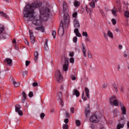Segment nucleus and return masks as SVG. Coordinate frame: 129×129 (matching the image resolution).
Masks as SVG:
<instances>
[{
	"label": "nucleus",
	"mask_w": 129,
	"mask_h": 129,
	"mask_svg": "<svg viewBox=\"0 0 129 129\" xmlns=\"http://www.w3.org/2000/svg\"><path fill=\"white\" fill-rule=\"evenodd\" d=\"M110 103L111 105H114V106H118V101L116 99L115 96H113L110 98Z\"/></svg>",
	"instance_id": "nucleus-5"
},
{
	"label": "nucleus",
	"mask_w": 129,
	"mask_h": 129,
	"mask_svg": "<svg viewBox=\"0 0 129 129\" xmlns=\"http://www.w3.org/2000/svg\"><path fill=\"white\" fill-rule=\"evenodd\" d=\"M86 41L87 42H88V41H89V39L86 38Z\"/></svg>",
	"instance_id": "nucleus-64"
},
{
	"label": "nucleus",
	"mask_w": 129,
	"mask_h": 129,
	"mask_svg": "<svg viewBox=\"0 0 129 129\" xmlns=\"http://www.w3.org/2000/svg\"><path fill=\"white\" fill-rule=\"evenodd\" d=\"M27 74H28V71H24L22 72V75L23 76H26V75H27Z\"/></svg>",
	"instance_id": "nucleus-40"
},
{
	"label": "nucleus",
	"mask_w": 129,
	"mask_h": 129,
	"mask_svg": "<svg viewBox=\"0 0 129 129\" xmlns=\"http://www.w3.org/2000/svg\"><path fill=\"white\" fill-rule=\"evenodd\" d=\"M70 57H73L74 56V52H70Z\"/></svg>",
	"instance_id": "nucleus-54"
},
{
	"label": "nucleus",
	"mask_w": 129,
	"mask_h": 129,
	"mask_svg": "<svg viewBox=\"0 0 129 129\" xmlns=\"http://www.w3.org/2000/svg\"><path fill=\"white\" fill-rule=\"evenodd\" d=\"M22 95L23 98H24L25 99H27V94H26V93H25V92H22Z\"/></svg>",
	"instance_id": "nucleus-35"
},
{
	"label": "nucleus",
	"mask_w": 129,
	"mask_h": 129,
	"mask_svg": "<svg viewBox=\"0 0 129 129\" xmlns=\"http://www.w3.org/2000/svg\"><path fill=\"white\" fill-rule=\"evenodd\" d=\"M83 36H84V37H88V34H87V32H83L82 33Z\"/></svg>",
	"instance_id": "nucleus-41"
},
{
	"label": "nucleus",
	"mask_w": 129,
	"mask_h": 129,
	"mask_svg": "<svg viewBox=\"0 0 129 129\" xmlns=\"http://www.w3.org/2000/svg\"><path fill=\"white\" fill-rule=\"evenodd\" d=\"M124 57H125V58H126V57H127V54H124Z\"/></svg>",
	"instance_id": "nucleus-63"
},
{
	"label": "nucleus",
	"mask_w": 129,
	"mask_h": 129,
	"mask_svg": "<svg viewBox=\"0 0 129 129\" xmlns=\"http://www.w3.org/2000/svg\"><path fill=\"white\" fill-rule=\"evenodd\" d=\"M124 16L125 17V18H129V12L126 11L124 13Z\"/></svg>",
	"instance_id": "nucleus-36"
},
{
	"label": "nucleus",
	"mask_w": 129,
	"mask_h": 129,
	"mask_svg": "<svg viewBox=\"0 0 129 129\" xmlns=\"http://www.w3.org/2000/svg\"><path fill=\"white\" fill-rule=\"evenodd\" d=\"M103 36L104 37V38H105V39H107V40H108V38L107 37V34H106V33L104 32L103 33Z\"/></svg>",
	"instance_id": "nucleus-45"
},
{
	"label": "nucleus",
	"mask_w": 129,
	"mask_h": 129,
	"mask_svg": "<svg viewBox=\"0 0 129 129\" xmlns=\"http://www.w3.org/2000/svg\"><path fill=\"white\" fill-rule=\"evenodd\" d=\"M32 86H33V87H36L38 86V83L34 82V83H32Z\"/></svg>",
	"instance_id": "nucleus-47"
},
{
	"label": "nucleus",
	"mask_w": 129,
	"mask_h": 129,
	"mask_svg": "<svg viewBox=\"0 0 129 129\" xmlns=\"http://www.w3.org/2000/svg\"><path fill=\"white\" fill-rule=\"evenodd\" d=\"M74 26L75 28V30L74 32L77 37H82L81 33H79V28H80V23L77 18H75L74 20Z\"/></svg>",
	"instance_id": "nucleus-3"
},
{
	"label": "nucleus",
	"mask_w": 129,
	"mask_h": 129,
	"mask_svg": "<svg viewBox=\"0 0 129 129\" xmlns=\"http://www.w3.org/2000/svg\"><path fill=\"white\" fill-rule=\"evenodd\" d=\"M40 118L41 119H43L45 117V113H41L40 115Z\"/></svg>",
	"instance_id": "nucleus-37"
},
{
	"label": "nucleus",
	"mask_w": 129,
	"mask_h": 129,
	"mask_svg": "<svg viewBox=\"0 0 129 129\" xmlns=\"http://www.w3.org/2000/svg\"><path fill=\"white\" fill-rule=\"evenodd\" d=\"M33 95H33L32 92H30L29 93V94H28L29 97H33Z\"/></svg>",
	"instance_id": "nucleus-44"
},
{
	"label": "nucleus",
	"mask_w": 129,
	"mask_h": 129,
	"mask_svg": "<svg viewBox=\"0 0 129 129\" xmlns=\"http://www.w3.org/2000/svg\"><path fill=\"white\" fill-rule=\"evenodd\" d=\"M77 15H78L77 12L74 13L72 15L73 17L75 18V19H76V18H77Z\"/></svg>",
	"instance_id": "nucleus-42"
},
{
	"label": "nucleus",
	"mask_w": 129,
	"mask_h": 129,
	"mask_svg": "<svg viewBox=\"0 0 129 129\" xmlns=\"http://www.w3.org/2000/svg\"><path fill=\"white\" fill-rule=\"evenodd\" d=\"M44 49L45 51H48L49 50V47L48 46V39H46L45 43L44 44Z\"/></svg>",
	"instance_id": "nucleus-18"
},
{
	"label": "nucleus",
	"mask_w": 129,
	"mask_h": 129,
	"mask_svg": "<svg viewBox=\"0 0 129 129\" xmlns=\"http://www.w3.org/2000/svg\"><path fill=\"white\" fill-rule=\"evenodd\" d=\"M73 95L76 96L77 97H79V95H80V93H79V91L77 90V89H75L73 91Z\"/></svg>",
	"instance_id": "nucleus-17"
},
{
	"label": "nucleus",
	"mask_w": 129,
	"mask_h": 129,
	"mask_svg": "<svg viewBox=\"0 0 129 129\" xmlns=\"http://www.w3.org/2000/svg\"><path fill=\"white\" fill-rule=\"evenodd\" d=\"M70 63H74V58L73 57H71L70 59Z\"/></svg>",
	"instance_id": "nucleus-48"
},
{
	"label": "nucleus",
	"mask_w": 129,
	"mask_h": 129,
	"mask_svg": "<svg viewBox=\"0 0 129 129\" xmlns=\"http://www.w3.org/2000/svg\"><path fill=\"white\" fill-rule=\"evenodd\" d=\"M63 129H68V125L66 124H63L62 125Z\"/></svg>",
	"instance_id": "nucleus-38"
},
{
	"label": "nucleus",
	"mask_w": 129,
	"mask_h": 129,
	"mask_svg": "<svg viewBox=\"0 0 129 129\" xmlns=\"http://www.w3.org/2000/svg\"><path fill=\"white\" fill-rule=\"evenodd\" d=\"M82 98L84 100V101H86V100H87V97L84 96V92H83L82 94Z\"/></svg>",
	"instance_id": "nucleus-28"
},
{
	"label": "nucleus",
	"mask_w": 129,
	"mask_h": 129,
	"mask_svg": "<svg viewBox=\"0 0 129 129\" xmlns=\"http://www.w3.org/2000/svg\"><path fill=\"white\" fill-rule=\"evenodd\" d=\"M35 30H37V31H41V32L44 33V32H45V27H44V26L37 27L35 28Z\"/></svg>",
	"instance_id": "nucleus-15"
},
{
	"label": "nucleus",
	"mask_w": 129,
	"mask_h": 129,
	"mask_svg": "<svg viewBox=\"0 0 129 129\" xmlns=\"http://www.w3.org/2000/svg\"><path fill=\"white\" fill-rule=\"evenodd\" d=\"M5 77H6V74L0 72V79H3V78H4Z\"/></svg>",
	"instance_id": "nucleus-26"
},
{
	"label": "nucleus",
	"mask_w": 129,
	"mask_h": 129,
	"mask_svg": "<svg viewBox=\"0 0 129 129\" xmlns=\"http://www.w3.org/2000/svg\"><path fill=\"white\" fill-rule=\"evenodd\" d=\"M42 6V3L40 2H34L31 4H28L24 8L23 10V18L26 22H30L33 21V24L35 26H41L42 22H44V17H48L50 10L49 8H42L39 9L41 16L39 18H36L34 17L35 14V10L40 8Z\"/></svg>",
	"instance_id": "nucleus-1"
},
{
	"label": "nucleus",
	"mask_w": 129,
	"mask_h": 129,
	"mask_svg": "<svg viewBox=\"0 0 129 129\" xmlns=\"http://www.w3.org/2000/svg\"><path fill=\"white\" fill-rule=\"evenodd\" d=\"M90 6L91 8H92V9H94L95 8V3H94V2H92L90 3Z\"/></svg>",
	"instance_id": "nucleus-29"
},
{
	"label": "nucleus",
	"mask_w": 129,
	"mask_h": 129,
	"mask_svg": "<svg viewBox=\"0 0 129 129\" xmlns=\"http://www.w3.org/2000/svg\"><path fill=\"white\" fill-rule=\"evenodd\" d=\"M70 110H71V112L72 113H74V107L71 108Z\"/></svg>",
	"instance_id": "nucleus-50"
},
{
	"label": "nucleus",
	"mask_w": 129,
	"mask_h": 129,
	"mask_svg": "<svg viewBox=\"0 0 129 129\" xmlns=\"http://www.w3.org/2000/svg\"><path fill=\"white\" fill-rule=\"evenodd\" d=\"M76 125H77V126H79L80 125H81V122H80V121L79 120H77L76 121Z\"/></svg>",
	"instance_id": "nucleus-32"
},
{
	"label": "nucleus",
	"mask_w": 129,
	"mask_h": 129,
	"mask_svg": "<svg viewBox=\"0 0 129 129\" xmlns=\"http://www.w3.org/2000/svg\"><path fill=\"white\" fill-rule=\"evenodd\" d=\"M121 111L122 112V114H126V108L125 107H123L122 108H121Z\"/></svg>",
	"instance_id": "nucleus-21"
},
{
	"label": "nucleus",
	"mask_w": 129,
	"mask_h": 129,
	"mask_svg": "<svg viewBox=\"0 0 129 129\" xmlns=\"http://www.w3.org/2000/svg\"><path fill=\"white\" fill-rule=\"evenodd\" d=\"M74 6L75 7H79V6H80V3H79V2L75 1L74 3Z\"/></svg>",
	"instance_id": "nucleus-31"
},
{
	"label": "nucleus",
	"mask_w": 129,
	"mask_h": 129,
	"mask_svg": "<svg viewBox=\"0 0 129 129\" xmlns=\"http://www.w3.org/2000/svg\"><path fill=\"white\" fill-rule=\"evenodd\" d=\"M30 61L26 60V67H27V66H29V64H30Z\"/></svg>",
	"instance_id": "nucleus-51"
},
{
	"label": "nucleus",
	"mask_w": 129,
	"mask_h": 129,
	"mask_svg": "<svg viewBox=\"0 0 129 129\" xmlns=\"http://www.w3.org/2000/svg\"><path fill=\"white\" fill-rule=\"evenodd\" d=\"M13 84L15 87H18L20 86V83L16 82L15 81H13Z\"/></svg>",
	"instance_id": "nucleus-27"
},
{
	"label": "nucleus",
	"mask_w": 129,
	"mask_h": 129,
	"mask_svg": "<svg viewBox=\"0 0 129 129\" xmlns=\"http://www.w3.org/2000/svg\"><path fill=\"white\" fill-rule=\"evenodd\" d=\"M118 110L117 109H114L113 111V116L114 117H116L117 116V114H118Z\"/></svg>",
	"instance_id": "nucleus-23"
},
{
	"label": "nucleus",
	"mask_w": 129,
	"mask_h": 129,
	"mask_svg": "<svg viewBox=\"0 0 129 129\" xmlns=\"http://www.w3.org/2000/svg\"><path fill=\"white\" fill-rule=\"evenodd\" d=\"M71 78L72 80H76V77H75V76L71 75Z\"/></svg>",
	"instance_id": "nucleus-46"
},
{
	"label": "nucleus",
	"mask_w": 129,
	"mask_h": 129,
	"mask_svg": "<svg viewBox=\"0 0 129 129\" xmlns=\"http://www.w3.org/2000/svg\"><path fill=\"white\" fill-rule=\"evenodd\" d=\"M21 105H15V111L17 113H18L19 115H23V111L21 110Z\"/></svg>",
	"instance_id": "nucleus-9"
},
{
	"label": "nucleus",
	"mask_w": 129,
	"mask_h": 129,
	"mask_svg": "<svg viewBox=\"0 0 129 129\" xmlns=\"http://www.w3.org/2000/svg\"><path fill=\"white\" fill-rule=\"evenodd\" d=\"M90 108V106L89 105H88L87 108L85 109V115L87 117H89V116L90 115V110H89Z\"/></svg>",
	"instance_id": "nucleus-10"
},
{
	"label": "nucleus",
	"mask_w": 129,
	"mask_h": 129,
	"mask_svg": "<svg viewBox=\"0 0 129 129\" xmlns=\"http://www.w3.org/2000/svg\"><path fill=\"white\" fill-rule=\"evenodd\" d=\"M16 42H17V41L16 40V39H14L13 41V44H16Z\"/></svg>",
	"instance_id": "nucleus-60"
},
{
	"label": "nucleus",
	"mask_w": 129,
	"mask_h": 129,
	"mask_svg": "<svg viewBox=\"0 0 129 129\" xmlns=\"http://www.w3.org/2000/svg\"><path fill=\"white\" fill-rule=\"evenodd\" d=\"M63 10L64 13L63 21H61V23L59 24V28L58 31V34L60 37H62L64 35V28L68 27L70 22L69 16L67 14L69 10L67 4L65 2L63 3Z\"/></svg>",
	"instance_id": "nucleus-2"
},
{
	"label": "nucleus",
	"mask_w": 129,
	"mask_h": 129,
	"mask_svg": "<svg viewBox=\"0 0 129 129\" xmlns=\"http://www.w3.org/2000/svg\"><path fill=\"white\" fill-rule=\"evenodd\" d=\"M116 5H117V7H118V11H119V10H120V6H119V4H120V2H119V1H116Z\"/></svg>",
	"instance_id": "nucleus-33"
},
{
	"label": "nucleus",
	"mask_w": 129,
	"mask_h": 129,
	"mask_svg": "<svg viewBox=\"0 0 129 129\" xmlns=\"http://www.w3.org/2000/svg\"><path fill=\"white\" fill-rule=\"evenodd\" d=\"M125 124V120H124V117H122L119 120V123L117 125L116 129L123 128Z\"/></svg>",
	"instance_id": "nucleus-6"
},
{
	"label": "nucleus",
	"mask_w": 129,
	"mask_h": 129,
	"mask_svg": "<svg viewBox=\"0 0 129 129\" xmlns=\"http://www.w3.org/2000/svg\"><path fill=\"white\" fill-rule=\"evenodd\" d=\"M86 47L85 46V44H84V43H82V52H83V54L84 56V57H86Z\"/></svg>",
	"instance_id": "nucleus-13"
},
{
	"label": "nucleus",
	"mask_w": 129,
	"mask_h": 129,
	"mask_svg": "<svg viewBox=\"0 0 129 129\" xmlns=\"http://www.w3.org/2000/svg\"><path fill=\"white\" fill-rule=\"evenodd\" d=\"M59 100L60 102V105H61L62 106H63L64 104L63 103V101L62 100V99H60Z\"/></svg>",
	"instance_id": "nucleus-52"
},
{
	"label": "nucleus",
	"mask_w": 129,
	"mask_h": 129,
	"mask_svg": "<svg viewBox=\"0 0 129 129\" xmlns=\"http://www.w3.org/2000/svg\"><path fill=\"white\" fill-rule=\"evenodd\" d=\"M90 120L91 122H94L95 123H96L99 122V118L98 117L97 115L95 114H93L90 116Z\"/></svg>",
	"instance_id": "nucleus-7"
},
{
	"label": "nucleus",
	"mask_w": 129,
	"mask_h": 129,
	"mask_svg": "<svg viewBox=\"0 0 129 129\" xmlns=\"http://www.w3.org/2000/svg\"><path fill=\"white\" fill-rule=\"evenodd\" d=\"M39 59V53L37 51L34 52V61L35 62H38V59Z\"/></svg>",
	"instance_id": "nucleus-16"
},
{
	"label": "nucleus",
	"mask_w": 129,
	"mask_h": 129,
	"mask_svg": "<svg viewBox=\"0 0 129 129\" xmlns=\"http://www.w3.org/2000/svg\"><path fill=\"white\" fill-rule=\"evenodd\" d=\"M118 47H119V49H122V45H119Z\"/></svg>",
	"instance_id": "nucleus-61"
},
{
	"label": "nucleus",
	"mask_w": 129,
	"mask_h": 129,
	"mask_svg": "<svg viewBox=\"0 0 129 129\" xmlns=\"http://www.w3.org/2000/svg\"><path fill=\"white\" fill-rule=\"evenodd\" d=\"M86 11L88 14H89V16L91 17V12H92V9H88V7L86 6Z\"/></svg>",
	"instance_id": "nucleus-20"
},
{
	"label": "nucleus",
	"mask_w": 129,
	"mask_h": 129,
	"mask_svg": "<svg viewBox=\"0 0 129 129\" xmlns=\"http://www.w3.org/2000/svg\"><path fill=\"white\" fill-rule=\"evenodd\" d=\"M111 12L114 17H117V15L116 14V13H117V9L114 7L111 10Z\"/></svg>",
	"instance_id": "nucleus-14"
},
{
	"label": "nucleus",
	"mask_w": 129,
	"mask_h": 129,
	"mask_svg": "<svg viewBox=\"0 0 129 129\" xmlns=\"http://www.w3.org/2000/svg\"><path fill=\"white\" fill-rule=\"evenodd\" d=\"M111 21L113 25H116V20L115 19H112Z\"/></svg>",
	"instance_id": "nucleus-43"
},
{
	"label": "nucleus",
	"mask_w": 129,
	"mask_h": 129,
	"mask_svg": "<svg viewBox=\"0 0 129 129\" xmlns=\"http://www.w3.org/2000/svg\"><path fill=\"white\" fill-rule=\"evenodd\" d=\"M0 14L2 17H5L7 18H9V16L6 14V13H4V12L0 11Z\"/></svg>",
	"instance_id": "nucleus-25"
},
{
	"label": "nucleus",
	"mask_w": 129,
	"mask_h": 129,
	"mask_svg": "<svg viewBox=\"0 0 129 129\" xmlns=\"http://www.w3.org/2000/svg\"><path fill=\"white\" fill-rule=\"evenodd\" d=\"M4 63L5 64H7L8 66H11V65H12V63H13V60H12V59H10L9 58H7L5 59Z\"/></svg>",
	"instance_id": "nucleus-12"
},
{
	"label": "nucleus",
	"mask_w": 129,
	"mask_h": 129,
	"mask_svg": "<svg viewBox=\"0 0 129 129\" xmlns=\"http://www.w3.org/2000/svg\"><path fill=\"white\" fill-rule=\"evenodd\" d=\"M77 40H78L77 36H75L73 38V41L74 43H77Z\"/></svg>",
	"instance_id": "nucleus-34"
},
{
	"label": "nucleus",
	"mask_w": 129,
	"mask_h": 129,
	"mask_svg": "<svg viewBox=\"0 0 129 129\" xmlns=\"http://www.w3.org/2000/svg\"><path fill=\"white\" fill-rule=\"evenodd\" d=\"M25 44L29 46V41L27 40H25Z\"/></svg>",
	"instance_id": "nucleus-59"
},
{
	"label": "nucleus",
	"mask_w": 129,
	"mask_h": 129,
	"mask_svg": "<svg viewBox=\"0 0 129 129\" xmlns=\"http://www.w3.org/2000/svg\"><path fill=\"white\" fill-rule=\"evenodd\" d=\"M52 36H53V37L54 39L56 38V31H52Z\"/></svg>",
	"instance_id": "nucleus-39"
},
{
	"label": "nucleus",
	"mask_w": 129,
	"mask_h": 129,
	"mask_svg": "<svg viewBox=\"0 0 129 129\" xmlns=\"http://www.w3.org/2000/svg\"><path fill=\"white\" fill-rule=\"evenodd\" d=\"M64 122H65L66 124L68 123V122H69V119L66 118L64 120Z\"/></svg>",
	"instance_id": "nucleus-49"
},
{
	"label": "nucleus",
	"mask_w": 129,
	"mask_h": 129,
	"mask_svg": "<svg viewBox=\"0 0 129 129\" xmlns=\"http://www.w3.org/2000/svg\"><path fill=\"white\" fill-rule=\"evenodd\" d=\"M92 2L95 4V3H97V2H98V0H92Z\"/></svg>",
	"instance_id": "nucleus-58"
},
{
	"label": "nucleus",
	"mask_w": 129,
	"mask_h": 129,
	"mask_svg": "<svg viewBox=\"0 0 129 129\" xmlns=\"http://www.w3.org/2000/svg\"><path fill=\"white\" fill-rule=\"evenodd\" d=\"M85 91L87 97H88V98H89V89H88L87 87L85 88Z\"/></svg>",
	"instance_id": "nucleus-19"
},
{
	"label": "nucleus",
	"mask_w": 129,
	"mask_h": 129,
	"mask_svg": "<svg viewBox=\"0 0 129 129\" xmlns=\"http://www.w3.org/2000/svg\"><path fill=\"white\" fill-rule=\"evenodd\" d=\"M55 77L56 78V81L59 83H62L63 82V77L61 75V73L60 71L57 70L55 72Z\"/></svg>",
	"instance_id": "nucleus-4"
},
{
	"label": "nucleus",
	"mask_w": 129,
	"mask_h": 129,
	"mask_svg": "<svg viewBox=\"0 0 129 129\" xmlns=\"http://www.w3.org/2000/svg\"><path fill=\"white\" fill-rule=\"evenodd\" d=\"M66 117H69V113L66 112Z\"/></svg>",
	"instance_id": "nucleus-57"
},
{
	"label": "nucleus",
	"mask_w": 129,
	"mask_h": 129,
	"mask_svg": "<svg viewBox=\"0 0 129 129\" xmlns=\"http://www.w3.org/2000/svg\"><path fill=\"white\" fill-rule=\"evenodd\" d=\"M102 86H103V88H106V87H107V84L106 83H104Z\"/></svg>",
	"instance_id": "nucleus-53"
},
{
	"label": "nucleus",
	"mask_w": 129,
	"mask_h": 129,
	"mask_svg": "<svg viewBox=\"0 0 129 129\" xmlns=\"http://www.w3.org/2000/svg\"><path fill=\"white\" fill-rule=\"evenodd\" d=\"M120 106L121 108H122V107H124V106H123V103H122V102H120Z\"/></svg>",
	"instance_id": "nucleus-56"
},
{
	"label": "nucleus",
	"mask_w": 129,
	"mask_h": 129,
	"mask_svg": "<svg viewBox=\"0 0 129 129\" xmlns=\"http://www.w3.org/2000/svg\"><path fill=\"white\" fill-rule=\"evenodd\" d=\"M107 35L108 36V37L111 38V39H113V34L110 31H107Z\"/></svg>",
	"instance_id": "nucleus-22"
},
{
	"label": "nucleus",
	"mask_w": 129,
	"mask_h": 129,
	"mask_svg": "<svg viewBox=\"0 0 129 129\" xmlns=\"http://www.w3.org/2000/svg\"><path fill=\"white\" fill-rule=\"evenodd\" d=\"M26 99H25V98H23L22 99V102L23 103H25V100H26Z\"/></svg>",
	"instance_id": "nucleus-62"
},
{
	"label": "nucleus",
	"mask_w": 129,
	"mask_h": 129,
	"mask_svg": "<svg viewBox=\"0 0 129 129\" xmlns=\"http://www.w3.org/2000/svg\"><path fill=\"white\" fill-rule=\"evenodd\" d=\"M30 38L31 44L35 43V37L33 36V32L29 29Z\"/></svg>",
	"instance_id": "nucleus-11"
},
{
	"label": "nucleus",
	"mask_w": 129,
	"mask_h": 129,
	"mask_svg": "<svg viewBox=\"0 0 129 129\" xmlns=\"http://www.w3.org/2000/svg\"><path fill=\"white\" fill-rule=\"evenodd\" d=\"M57 96L58 97V100H60V99H62V93L61 92L57 93Z\"/></svg>",
	"instance_id": "nucleus-30"
},
{
	"label": "nucleus",
	"mask_w": 129,
	"mask_h": 129,
	"mask_svg": "<svg viewBox=\"0 0 129 129\" xmlns=\"http://www.w3.org/2000/svg\"><path fill=\"white\" fill-rule=\"evenodd\" d=\"M4 31H5L4 26L0 25V36H1V35H3V33H4Z\"/></svg>",
	"instance_id": "nucleus-24"
},
{
	"label": "nucleus",
	"mask_w": 129,
	"mask_h": 129,
	"mask_svg": "<svg viewBox=\"0 0 129 129\" xmlns=\"http://www.w3.org/2000/svg\"><path fill=\"white\" fill-rule=\"evenodd\" d=\"M64 62L63 64V71H67L68 70V67H69V61L67 58L64 57Z\"/></svg>",
	"instance_id": "nucleus-8"
},
{
	"label": "nucleus",
	"mask_w": 129,
	"mask_h": 129,
	"mask_svg": "<svg viewBox=\"0 0 129 129\" xmlns=\"http://www.w3.org/2000/svg\"><path fill=\"white\" fill-rule=\"evenodd\" d=\"M89 58H91V53H90V52L88 51L87 52Z\"/></svg>",
	"instance_id": "nucleus-55"
}]
</instances>
